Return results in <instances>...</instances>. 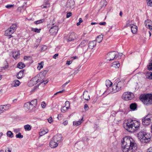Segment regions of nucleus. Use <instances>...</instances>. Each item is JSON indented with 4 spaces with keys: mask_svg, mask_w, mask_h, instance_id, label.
<instances>
[{
    "mask_svg": "<svg viewBox=\"0 0 152 152\" xmlns=\"http://www.w3.org/2000/svg\"><path fill=\"white\" fill-rule=\"evenodd\" d=\"M121 141L123 152H135L137 149V144L130 137L126 136L123 138Z\"/></svg>",
    "mask_w": 152,
    "mask_h": 152,
    "instance_id": "1",
    "label": "nucleus"
},
{
    "mask_svg": "<svg viewBox=\"0 0 152 152\" xmlns=\"http://www.w3.org/2000/svg\"><path fill=\"white\" fill-rule=\"evenodd\" d=\"M140 123L135 120H129L124 124V128L129 132H134L140 128Z\"/></svg>",
    "mask_w": 152,
    "mask_h": 152,
    "instance_id": "2",
    "label": "nucleus"
},
{
    "mask_svg": "<svg viewBox=\"0 0 152 152\" xmlns=\"http://www.w3.org/2000/svg\"><path fill=\"white\" fill-rule=\"evenodd\" d=\"M124 86V82L122 81H119L115 83L112 86V88L110 89H107V91H105L104 93L107 92V94H108L110 93H114L121 89Z\"/></svg>",
    "mask_w": 152,
    "mask_h": 152,
    "instance_id": "3",
    "label": "nucleus"
},
{
    "mask_svg": "<svg viewBox=\"0 0 152 152\" xmlns=\"http://www.w3.org/2000/svg\"><path fill=\"white\" fill-rule=\"evenodd\" d=\"M137 137L140 142L142 143H147L151 140L149 134L146 133L144 130H141L137 134Z\"/></svg>",
    "mask_w": 152,
    "mask_h": 152,
    "instance_id": "4",
    "label": "nucleus"
},
{
    "mask_svg": "<svg viewBox=\"0 0 152 152\" xmlns=\"http://www.w3.org/2000/svg\"><path fill=\"white\" fill-rule=\"evenodd\" d=\"M140 99L145 105L152 104V94L141 95L140 96Z\"/></svg>",
    "mask_w": 152,
    "mask_h": 152,
    "instance_id": "5",
    "label": "nucleus"
},
{
    "mask_svg": "<svg viewBox=\"0 0 152 152\" xmlns=\"http://www.w3.org/2000/svg\"><path fill=\"white\" fill-rule=\"evenodd\" d=\"M152 122V114H149L142 119L143 125L148 126Z\"/></svg>",
    "mask_w": 152,
    "mask_h": 152,
    "instance_id": "6",
    "label": "nucleus"
},
{
    "mask_svg": "<svg viewBox=\"0 0 152 152\" xmlns=\"http://www.w3.org/2000/svg\"><path fill=\"white\" fill-rule=\"evenodd\" d=\"M134 96V95L132 93L129 92H126L123 93L122 98L124 100L128 101L132 99Z\"/></svg>",
    "mask_w": 152,
    "mask_h": 152,
    "instance_id": "7",
    "label": "nucleus"
},
{
    "mask_svg": "<svg viewBox=\"0 0 152 152\" xmlns=\"http://www.w3.org/2000/svg\"><path fill=\"white\" fill-rule=\"evenodd\" d=\"M118 53L117 52H110L107 54V58L109 61L113 60L117 58Z\"/></svg>",
    "mask_w": 152,
    "mask_h": 152,
    "instance_id": "8",
    "label": "nucleus"
},
{
    "mask_svg": "<svg viewBox=\"0 0 152 152\" xmlns=\"http://www.w3.org/2000/svg\"><path fill=\"white\" fill-rule=\"evenodd\" d=\"M58 31V27L56 26H55L52 27L49 30V32L51 35H55L57 34Z\"/></svg>",
    "mask_w": 152,
    "mask_h": 152,
    "instance_id": "9",
    "label": "nucleus"
},
{
    "mask_svg": "<svg viewBox=\"0 0 152 152\" xmlns=\"http://www.w3.org/2000/svg\"><path fill=\"white\" fill-rule=\"evenodd\" d=\"M77 37V34L74 32H73L71 33L69 35L68 39V41L69 42L71 41L76 39Z\"/></svg>",
    "mask_w": 152,
    "mask_h": 152,
    "instance_id": "10",
    "label": "nucleus"
},
{
    "mask_svg": "<svg viewBox=\"0 0 152 152\" xmlns=\"http://www.w3.org/2000/svg\"><path fill=\"white\" fill-rule=\"evenodd\" d=\"M75 4L74 0H68L66 3V6L67 8L72 9Z\"/></svg>",
    "mask_w": 152,
    "mask_h": 152,
    "instance_id": "11",
    "label": "nucleus"
},
{
    "mask_svg": "<svg viewBox=\"0 0 152 152\" xmlns=\"http://www.w3.org/2000/svg\"><path fill=\"white\" fill-rule=\"evenodd\" d=\"M62 136L61 134H57L55 135L52 138L53 140L59 143L61 141Z\"/></svg>",
    "mask_w": 152,
    "mask_h": 152,
    "instance_id": "12",
    "label": "nucleus"
},
{
    "mask_svg": "<svg viewBox=\"0 0 152 152\" xmlns=\"http://www.w3.org/2000/svg\"><path fill=\"white\" fill-rule=\"evenodd\" d=\"M145 26L150 30H152V22L151 20L147 19L145 21Z\"/></svg>",
    "mask_w": 152,
    "mask_h": 152,
    "instance_id": "13",
    "label": "nucleus"
},
{
    "mask_svg": "<svg viewBox=\"0 0 152 152\" xmlns=\"http://www.w3.org/2000/svg\"><path fill=\"white\" fill-rule=\"evenodd\" d=\"M54 140L52 138V140L50 141L49 143L50 146L52 148H56L58 146L59 144L58 142Z\"/></svg>",
    "mask_w": 152,
    "mask_h": 152,
    "instance_id": "14",
    "label": "nucleus"
},
{
    "mask_svg": "<svg viewBox=\"0 0 152 152\" xmlns=\"http://www.w3.org/2000/svg\"><path fill=\"white\" fill-rule=\"evenodd\" d=\"M14 32H13L12 30L10 28H8L5 31V35L6 36H9L8 39H9L11 37H13L11 34H12Z\"/></svg>",
    "mask_w": 152,
    "mask_h": 152,
    "instance_id": "15",
    "label": "nucleus"
},
{
    "mask_svg": "<svg viewBox=\"0 0 152 152\" xmlns=\"http://www.w3.org/2000/svg\"><path fill=\"white\" fill-rule=\"evenodd\" d=\"M38 75H37V76L34 77V78H35V79H36L35 80L36 81V82H37V83L40 82L39 83V84H42V83H44L45 85L48 82V81H47V80L46 81H42V80H41V79L40 78H38Z\"/></svg>",
    "mask_w": 152,
    "mask_h": 152,
    "instance_id": "16",
    "label": "nucleus"
},
{
    "mask_svg": "<svg viewBox=\"0 0 152 152\" xmlns=\"http://www.w3.org/2000/svg\"><path fill=\"white\" fill-rule=\"evenodd\" d=\"M50 0H44V4L41 6L42 9L47 8L50 7V3L49 1Z\"/></svg>",
    "mask_w": 152,
    "mask_h": 152,
    "instance_id": "17",
    "label": "nucleus"
},
{
    "mask_svg": "<svg viewBox=\"0 0 152 152\" xmlns=\"http://www.w3.org/2000/svg\"><path fill=\"white\" fill-rule=\"evenodd\" d=\"M31 102H28L24 104V106L26 110H29L33 108L31 107Z\"/></svg>",
    "mask_w": 152,
    "mask_h": 152,
    "instance_id": "18",
    "label": "nucleus"
},
{
    "mask_svg": "<svg viewBox=\"0 0 152 152\" xmlns=\"http://www.w3.org/2000/svg\"><path fill=\"white\" fill-rule=\"evenodd\" d=\"M35 78L33 77L28 83V85L29 86H32L37 84Z\"/></svg>",
    "mask_w": 152,
    "mask_h": 152,
    "instance_id": "19",
    "label": "nucleus"
},
{
    "mask_svg": "<svg viewBox=\"0 0 152 152\" xmlns=\"http://www.w3.org/2000/svg\"><path fill=\"white\" fill-rule=\"evenodd\" d=\"M96 42L95 41H91L89 42L88 44V48L91 49H92L96 45Z\"/></svg>",
    "mask_w": 152,
    "mask_h": 152,
    "instance_id": "20",
    "label": "nucleus"
},
{
    "mask_svg": "<svg viewBox=\"0 0 152 152\" xmlns=\"http://www.w3.org/2000/svg\"><path fill=\"white\" fill-rule=\"evenodd\" d=\"M20 82L18 80H15L12 83L11 86L12 87H17L19 86Z\"/></svg>",
    "mask_w": 152,
    "mask_h": 152,
    "instance_id": "21",
    "label": "nucleus"
},
{
    "mask_svg": "<svg viewBox=\"0 0 152 152\" xmlns=\"http://www.w3.org/2000/svg\"><path fill=\"white\" fill-rule=\"evenodd\" d=\"M83 95L84 96V98L85 100H88L90 99V96L88 94V91H84Z\"/></svg>",
    "mask_w": 152,
    "mask_h": 152,
    "instance_id": "22",
    "label": "nucleus"
},
{
    "mask_svg": "<svg viewBox=\"0 0 152 152\" xmlns=\"http://www.w3.org/2000/svg\"><path fill=\"white\" fill-rule=\"evenodd\" d=\"M20 56V53L19 52H15L13 53L12 56L16 60L19 58Z\"/></svg>",
    "mask_w": 152,
    "mask_h": 152,
    "instance_id": "23",
    "label": "nucleus"
},
{
    "mask_svg": "<svg viewBox=\"0 0 152 152\" xmlns=\"http://www.w3.org/2000/svg\"><path fill=\"white\" fill-rule=\"evenodd\" d=\"M131 30L133 34L136 33L137 31V27L136 26L133 25L131 26Z\"/></svg>",
    "mask_w": 152,
    "mask_h": 152,
    "instance_id": "24",
    "label": "nucleus"
},
{
    "mask_svg": "<svg viewBox=\"0 0 152 152\" xmlns=\"http://www.w3.org/2000/svg\"><path fill=\"white\" fill-rule=\"evenodd\" d=\"M24 71V69H22L17 74L16 76L18 79H20L22 77Z\"/></svg>",
    "mask_w": 152,
    "mask_h": 152,
    "instance_id": "25",
    "label": "nucleus"
},
{
    "mask_svg": "<svg viewBox=\"0 0 152 152\" xmlns=\"http://www.w3.org/2000/svg\"><path fill=\"white\" fill-rule=\"evenodd\" d=\"M103 36L101 34L98 36L96 39V41L99 43L101 42L103 40Z\"/></svg>",
    "mask_w": 152,
    "mask_h": 152,
    "instance_id": "26",
    "label": "nucleus"
},
{
    "mask_svg": "<svg viewBox=\"0 0 152 152\" xmlns=\"http://www.w3.org/2000/svg\"><path fill=\"white\" fill-rule=\"evenodd\" d=\"M105 84L107 89H110V88H109L112 85V83L109 80H107L106 81Z\"/></svg>",
    "mask_w": 152,
    "mask_h": 152,
    "instance_id": "27",
    "label": "nucleus"
},
{
    "mask_svg": "<svg viewBox=\"0 0 152 152\" xmlns=\"http://www.w3.org/2000/svg\"><path fill=\"white\" fill-rule=\"evenodd\" d=\"M17 28V25L16 23L13 24L10 27V29L12 30L13 32H14L16 31Z\"/></svg>",
    "mask_w": 152,
    "mask_h": 152,
    "instance_id": "28",
    "label": "nucleus"
},
{
    "mask_svg": "<svg viewBox=\"0 0 152 152\" xmlns=\"http://www.w3.org/2000/svg\"><path fill=\"white\" fill-rule=\"evenodd\" d=\"M25 66V64L22 62H19L17 64V67L20 69H22Z\"/></svg>",
    "mask_w": 152,
    "mask_h": 152,
    "instance_id": "29",
    "label": "nucleus"
},
{
    "mask_svg": "<svg viewBox=\"0 0 152 152\" xmlns=\"http://www.w3.org/2000/svg\"><path fill=\"white\" fill-rule=\"evenodd\" d=\"M83 117L81 119L80 121H74L73 122V124L74 125H75L76 126H78L79 125H80L81 123L82 122V121L83 120Z\"/></svg>",
    "mask_w": 152,
    "mask_h": 152,
    "instance_id": "30",
    "label": "nucleus"
},
{
    "mask_svg": "<svg viewBox=\"0 0 152 152\" xmlns=\"http://www.w3.org/2000/svg\"><path fill=\"white\" fill-rule=\"evenodd\" d=\"M137 107V105L135 103L131 104L130 105V109L132 110H135Z\"/></svg>",
    "mask_w": 152,
    "mask_h": 152,
    "instance_id": "31",
    "label": "nucleus"
},
{
    "mask_svg": "<svg viewBox=\"0 0 152 152\" xmlns=\"http://www.w3.org/2000/svg\"><path fill=\"white\" fill-rule=\"evenodd\" d=\"M44 65V62L43 61H41L40 63H38V65L37 67V69L39 70H40V69L43 67Z\"/></svg>",
    "mask_w": 152,
    "mask_h": 152,
    "instance_id": "32",
    "label": "nucleus"
},
{
    "mask_svg": "<svg viewBox=\"0 0 152 152\" xmlns=\"http://www.w3.org/2000/svg\"><path fill=\"white\" fill-rule=\"evenodd\" d=\"M146 77L150 80H152V72H148L146 75Z\"/></svg>",
    "mask_w": 152,
    "mask_h": 152,
    "instance_id": "33",
    "label": "nucleus"
},
{
    "mask_svg": "<svg viewBox=\"0 0 152 152\" xmlns=\"http://www.w3.org/2000/svg\"><path fill=\"white\" fill-rule=\"evenodd\" d=\"M31 102L32 103H31V107H33L37 105V99H34L32 100Z\"/></svg>",
    "mask_w": 152,
    "mask_h": 152,
    "instance_id": "34",
    "label": "nucleus"
},
{
    "mask_svg": "<svg viewBox=\"0 0 152 152\" xmlns=\"http://www.w3.org/2000/svg\"><path fill=\"white\" fill-rule=\"evenodd\" d=\"M112 66L115 68H118L120 66V64L118 62H115L113 63Z\"/></svg>",
    "mask_w": 152,
    "mask_h": 152,
    "instance_id": "35",
    "label": "nucleus"
},
{
    "mask_svg": "<svg viewBox=\"0 0 152 152\" xmlns=\"http://www.w3.org/2000/svg\"><path fill=\"white\" fill-rule=\"evenodd\" d=\"M24 128L26 131H30L31 129V127L30 125L27 124L24 126Z\"/></svg>",
    "mask_w": 152,
    "mask_h": 152,
    "instance_id": "36",
    "label": "nucleus"
},
{
    "mask_svg": "<svg viewBox=\"0 0 152 152\" xmlns=\"http://www.w3.org/2000/svg\"><path fill=\"white\" fill-rule=\"evenodd\" d=\"M87 41L86 40H83L80 43V44L79 45V46H80L81 47H83L85 46L86 44L85 43Z\"/></svg>",
    "mask_w": 152,
    "mask_h": 152,
    "instance_id": "37",
    "label": "nucleus"
},
{
    "mask_svg": "<svg viewBox=\"0 0 152 152\" xmlns=\"http://www.w3.org/2000/svg\"><path fill=\"white\" fill-rule=\"evenodd\" d=\"M3 105L4 107V109H5V111L8 110L9 109V108L11 106V105L10 104H7L6 105Z\"/></svg>",
    "mask_w": 152,
    "mask_h": 152,
    "instance_id": "38",
    "label": "nucleus"
},
{
    "mask_svg": "<svg viewBox=\"0 0 152 152\" xmlns=\"http://www.w3.org/2000/svg\"><path fill=\"white\" fill-rule=\"evenodd\" d=\"M44 21V19H43L35 21L34 22V23L36 24H38L43 23Z\"/></svg>",
    "mask_w": 152,
    "mask_h": 152,
    "instance_id": "39",
    "label": "nucleus"
},
{
    "mask_svg": "<svg viewBox=\"0 0 152 152\" xmlns=\"http://www.w3.org/2000/svg\"><path fill=\"white\" fill-rule=\"evenodd\" d=\"M7 136L12 138L13 137V133L10 131H8L7 133Z\"/></svg>",
    "mask_w": 152,
    "mask_h": 152,
    "instance_id": "40",
    "label": "nucleus"
},
{
    "mask_svg": "<svg viewBox=\"0 0 152 152\" xmlns=\"http://www.w3.org/2000/svg\"><path fill=\"white\" fill-rule=\"evenodd\" d=\"M5 109H4V107L3 105H0V114L4 112Z\"/></svg>",
    "mask_w": 152,
    "mask_h": 152,
    "instance_id": "41",
    "label": "nucleus"
},
{
    "mask_svg": "<svg viewBox=\"0 0 152 152\" xmlns=\"http://www.w3.org/2000/svg\"><path fill=\"white\" fill-rule=\"evenodd\" d=\"M41 30V29H38V28H32V31H33L34 32H37V33H39L40 32V31Z\"/></svg>",
    "mask_w": 152,
    "mask_h": 152,
    "instance_id": "42",
    "label": "nucleus"
},
{
    "mask_svg": "<svg viewBox=\"0 0 152 152\" xmlns=\"http://www.w3.org/2000/svg\"><path fill=\"white\" fill-rule=\"evenodd\" d=\"M48 132V129H46V131H42L39 132V134L40 136H42L47 133Z\"/></svg>",
    "mask_w": 152,
    "mask_h": 152,
    "instance_id": "43",
    "label": "nucleus"
},
{
    "mask_svg": "<svg viewBox=\"0 0 152 152\" xmlns=\"http://www.w3.org/2000/svg\"><path fill=\"white\" fill-rule=\"evenodd\" d=\"M147 66L148 70L152 71V62H150Z\"/></svg>",
    "mask_w": 152,
    "mask_h": 152,
    "instance_id": "44",
    "label": "nucleus"
},
{
    "mask_svg": "<svg viewBox=\"0 0 152 152\" xmlns=\"http://www.w3.org/2000/svg\"><path fill=\"white\" fill-rule=\"evenodd\" d=\"M16 137L17 138H23V136L21 134V133L20 132H19L18 134H16Z\"/></svg>",
    "mask_w": 152,
    "mask_h": 152,
    "instance_id": "45",
    "label": "nucleus"
},
{
    "mask_svg": "<svg viewBox=\"0 0 152 152\" xmlns=\"http://www.w3.org/2000/svg\"><path fill=\"white\" fill-rule=\"evenodd\" d=\"M61 111L62 112L64 113H65L67 111V109L66 107L64 106L62 107L61 109Z\"/></svg>",
    "mask_w": 152,
    "mask_h": 152,
    "instance_id": "46",
    "label": "nucleus"
},
{
    "mask_svg": "<svg viewBox=\"0 0 152 152\" xmlns=\"http://www.w3.org/2000/svg\"><path fill=\"white\" fill-rule=\"evenodd\" d=\"M101 3L102 4L103 7H105L107 5V2L105 1H103L101 2Z\"/></svg>",
    "mask_w": 152,
    "mask_h": 152,
    "instance_id": "47",
    "label": "nucleus"
},
{
    "mask_svg": "<svg viewBox=\"0 0 152 152\" xmlns=\"http://www.w3.org/2000/svg\"><path fill=\"white\" fill-rule=\"evenodd\" d=\"M148 6L152 7V0H149L147 3Z\"/></svg>",
    "mask_w": 152,
    "mask_h": 152,
    "instance_id": "48",
    "label": "nucleus"
},
{
    "mask_svg": "<svg viewBox=\"0 0 152 152\" xmlns=\"http://www.w3.org/2000/svg\"><path fill=\"white\" fill-rule=\"evenodd\" d=\"M70 80L68 81L67 82H66V83H65L63 85H62L61 87V89H64L65 86L69 82Z\"/></svg>",
    "mask_w": 152,
    "mask_h": 152,
    "instance_id": "49",
    "label": "nucleus"
},
{
    "mask_svg": "<svg viewBox=\"0 0 152 152\" xmlns=\"http://www.w3.org/2000/svg\"><path fill=\"white\" fill-rule=\"evenodd\" d=\"M14 6L12 4H8L5 6V7L8 9H10L13 7Z\"/></svg>",
    "mask_w": 152,
    "mask_h": 152,
    "instance_id": "50",
    "label": "nucleus"
},
{
    "mask_svg": "<svg viewBox=\"0 0 152 152\" xmlns=\"http://www.w3.org/2000/svg\"><path fill=\"white\" fill-rule=\"evenodd\" d=\"M48 120V122L50 123H51L53 121V118L52 117H50Z\"/></svg>",
    "mask_w": 152,
    "mask_h": 152,
    "instance_id": "51",
    "label": "nucleus"
},
{
    "mask_svg": "<svg viewBox=\"0 0 152 152\" xmlns=\"http://www.w3.org/2000/svg\"><path fill=\"white\" fill-rule=\"evenodd\" d=\"M84 109L86 110H88L89 107L88 105L87 104H85L84 105Z\"/></svg>",
    "mask_w": 152,
    "mask_h": 152,
    "instance_id": "52",
    "label": "nucleus"
},
{
    "mask_svg": "<svg viewBox=\"0 0 152 152\" xmlns=\"http://www.w3.org/2000/svg\"><path fill=\"white\" fill-rule=\"evenodd\" d=\"M48 72V70H44L42 72V74L43 76H45Z\"/></svg>",
    "mask_w": 152,
    "mask_h": 152,
    "instance_id": "53",
    "label": "nucleus"
},
{
    "mask_svg": "<svg viewBox=\"0 0 152 152\" xmlns=\"http://www.w3.org/2000/svg\"><path fill=\"white\" fill-rule=\"evenodd\" d=\"M72 13L71 12H69L68 13L66 14V17L67 18H69L72 15Z\"/></svg>",
    "mask_w": 152,
    "mask_h": 152,
    "instance_id": "54",
    "label": "nucleus"
},
{
    "mask_svg": "<svg viewBox=\"0 0 152 152\" xmlns=\"http://www.w3.org/2000/svg\"><path fill=\"white\" fill-rule=\"evenodd\" d=\"M41 105L42 108H45V103L43 102H42Z\"/></svg>",
    "mask_w": 152,
    "mask_h": 152,
    "instance_id": "55",
    "label": "nucleus"
},
{
    "mask_svg": "<svg viewBox=\"0 0 152 152\" xmlns=\"http://www.w3.org/2000/svg\"><path fill=\"white\" fill-rule=\"evenodd\" d=\"M5 152H11V151L10 148H7L5 149Z\"/></svg>",
    "mask_w": 152,
    "mask_h": 152,
    "instance_id": "56",
    "label": "nucleus"
},
{
    "mask_svg": "<svg viewBox=\"0 0 152 152\" xmlns=\"http://www.w3.org/2000/svg\"><path fill=\"white\" fill-rule=\"evenodd\" d=\"M58 53L55 54L53 56V58L54 59H56V57L58 56Z\"/></svg>",
    "mask_w": 152,
    "mask_h": 152,
    "instance_id": "57",
    "label": "nucleus"
},
{
    "mask_svg": "<svg viewBox=\"0 0 152 152\" xmlns=\"http://www.w3.org/2000/svg\"><path fill=\"white\" fill-rule=\"evenodd\" d=\"M129 21H127L126 24V26H124V27H127L129 26H130V25L129 24Z\"/></svg>",
    "mask_w": 152,
    "mask_h": 152,
    "instance_id": "58",
    "label": "nucleus"
},
{
    "mask_svg": "<svg viewBox=\"0 0 152 152\" xmlns=\"http://www.w3.org/2000/svg\"><path fill=\"white\" fill-rule=\"evenodd\" d=\"M72 63V61H67L66 63V64L68 65H69L71 64Z\"/></svg>",
    "mask_w": 152,
    "mask_h": 152,
    "instance_id": "59",
    "label": "nucleus"
},
{
    "mask_svg": "<svg viewBox=\"0 0 152 152\" xmlns=\"http://www.w3.org/2000/svg\"><path fill=\"white\" fill-rule=\"evenodd\" d=\"M106 24V23L105 22H100L99 23V25H105Z\"/></svg>",
    "mask_w": 152,
    "mask_h": 152,
    "instance_id": "60",
    "label": "nucleus"
},
{
    "mask_svg": "<svg viewBox=\"0 0 152 152\" xmlns=\"http://www.w3.org/2000/svg\"><path fill=\"white\" fill-rule=\"evenodd\" d=\"M147 152H152V147L148 149Z\"/></svg>",
    "mask_w": 152,
    "mask_h": 152,
    "instance_id": "61",
    "label": "nucleus"
},
{
    "mask_svg": "<svg viewBox=\"0 0 152 152\" xmlns=\"http://www.w3.org/2000/svg\"><path fill=\"white\" fill-rule=\"evenodd\" d=\"M68 122L67 121H64L63 123V124L64 125H67L68 124Z\"/></svg>",
    "mask_w": 152,
    "mask_h": 152,
    "instance_id": "62",
    "label": "nucleus"
},
{
    "mask_svg": "<svg viewBox=\"0 0 152 152\" xmlns=\"http://www.w3.org/2000/svg\"><path fill=\"white\" fill-rule=\"evenodd\" d=\"M79 71V70H78V69H77L76 70H75V72H74V75H75Z\"/></svg>",
    "mask_w": 152,
    "mask_h": 152,
    "instance_id": "63",
    "label": "nucleus"
},
{
    "mask_svg": "<svg viewBox=\"0 0 152 152\" xmlns=\"http://www.w3.org/2000/svg\"><path fill=\"white\" fill-rule=\"evenodd\" d=\"M30 58L29 56H25L24 58V60H27V59L29 58Z\"/></svg>",
    "mask_w": 152,
    "mask_h": 152,
    "instance_id": "64",
    "label": "nucleus"
}]
</instances>
